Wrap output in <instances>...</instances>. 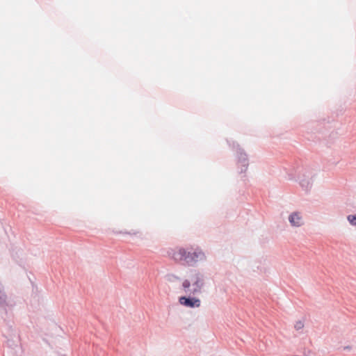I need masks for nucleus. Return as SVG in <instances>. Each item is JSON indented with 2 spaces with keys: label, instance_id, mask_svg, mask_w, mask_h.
Masks as SVG:
<instances>
[{
  "label": "nucleus",
  "instance_id": "obj_1",
  "mask_svg": "<svg viewBox=\"0 0 356 356\" xmlns=\"http://www.w3.org/2000/svg\"><path fill=\"white\" fill-rule=\"evenodd\" d=\"M173 258L177 261H184L188 264L193 265L198 261H204L206 256L200 248H196L191 252L187 251L184 248H180L173 253Z\"/></svg>",
  "mask_w": 356,
  "mask_h": 356
},
{
  "label": "nucleus",
  "instance_id": "obj_2",
  "mask_svg": "<svg viewBox=\"0 0 356 356\" xmlns=\"http://www.w3.org/2000/svg\"><path fill=\"white\" fill-rule=\"evenodd\" d=\"M203 285L202 276L200 273H196L190 279H186L182 282L181 290L186 295L194 296L201 292Z\"/></svg>",
  "mask_w": 356,
  "mask_h": 356
},
{
  "label": "nucleus",
  "instance_id": "obj_3",
  "mask_svg": "<svg viewBox=\"0 0 356 356\" xmlns=\"http://www.w3.org/2000/svg\"><path fill=\"white\" fill-rule=\"evenodd\" d=\"M181 296L179 298V302L180 305L186 307L195 308L199 307L201 305V301L199 298L192 297L191 296Z\"/></svg>",
  "mask_w": 356,
  "mask_h": 356
},
{
  "label": "nucleus",
  "instance_id": "obj_4",
  "mask_svg": "<svg viewBox=\"0 0 356 356\" xmlns=\"http://www.w3.org/2000/svg\"><path fill=\"white\" fill-rule=\"evenodd\" d=\"M289 220L291 225L300 227L303 224L302 218L300 213L294 212L289 217Z\"/></svg>",
  "mask_w": 356,
  "mask_h": 356
},
{
  "label": "nucleus",
  "instance_id": "obj_5",
  "mask_svg": "<svg viewBox=\"0 0 356 356\" xmlns=\"http://www.w3.org/2000/svg\"><path fill=\"white\" fill-rule=\"evenodd\" d=\"M304 326H305V323H304V321H301V320H299V321H297L296 323H295V325H294V328L296 330H300L304 328Z\"/></svg>",
  "mask_w": 356,
  "mask_h": 356
},
{
  "label": "nucleus",
  "instance_id": "obj_6",
  "mask_svg": "<svg viewBox=\"0 0 356 356\" xmlns=\"http://www.w3.org/2000/svg\"><path fill=\"white\" fill-rule=\"evenodd\" d=\"M348 220L352 225L356 226V215L355 216H352V215L348 216Z\"/></svg>",
  "mask_w": 356,
  "mask_h": 356
}]
</instances>
